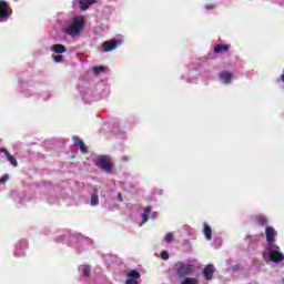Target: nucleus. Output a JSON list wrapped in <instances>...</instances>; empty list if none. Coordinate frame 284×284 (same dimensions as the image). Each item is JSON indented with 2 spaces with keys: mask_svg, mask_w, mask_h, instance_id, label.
I'll return each instance as SVG.
<instances>
[{
  "mask_svg": "<svg viewBox=\"0 0 284 284\" xmlns=\"http://www.w3.org/2000/svg\"><path fill=\"white\" fill-rule=\"evenodd\" d=\"M83 26H85L83 17H77L73 19L72 24L67 27L65 33L69 34V37H79V34L83 32Z\"/></svg>",
  "mask_w": 284,
  "mask_h": 284,
  "instance_id": "f257e3e1",
  "label": "nucleus"
},
{
  "mask_svg": "<svg viewBox=\"0 0 284 284\" xmlns=\"http://www.w3.org/2000/svg\"><path fill=\"white\" fill-rule=\"evenodd\" d=\"M194 264H190L187 262H178L174 265V271L180 278H186V276H192V274H194Z\"/></svg>",
  "mask_w": 284,
  "mask_h": 284,
  "instance_id": "f03ea898",
  "label": "nucleus"
},
{
  "mask_svg": "<svg viewBox=\"0 0 284 284\" xmlns=\"http://www.w3.org/2000/svg\"><path fill=\"white\" fill-rule=\"evenodd\" d=\"M95 165L100 168V170H103V172H106L108 174H111V172H113L114 170V164L108 155H100L98 158V162L95 163Z\"/></svg>",
  "mask_w": 284,
  "mask_h": 284,
  "instance_id": "7ed1b4c3",
  "label": "nucleus"
},
{
  "mask_svg": "<svg viewBox=\"0 0 284 284\" xmlns=\"http://www.w3.org/2000/svg\"><path fill=\"white\" fill-rule=\"evenodd\" d=\"M10 17H12V7L7 1L0 0V23L8 21Z\"/></svg>",
  "mask_w": 284,
  "mask_h": 284,
  "instance_id": "20e7f679",
  "label": "nucleus"
},
{
  "mask_svg": "<svg viewBox=\"0 0 284 284\" xmlns=\"http://www.w3.org/2000/svg\"><path fill=\"white\" fill-rule=\"evenodd\" d=\"M266 234V241L268 243V247L271 250H278V245H276V230H274L272 226H266L265 229Z\"/></svg>",
  "mask_w": 284,
  "mask_h": 284,
  "instance_id": "39448f33",
  "label": "nucleus"
},
{
  "mask_svg": "<svg viewBox=\"0 0 284 284\" xmlns=\"http://www.w3.org/2000/svg\"><path fill=\"white\" fill-rule=\"evenodd\" d=\"M120 43L121 42L116 39L104 41L102 43V52H112V50H116V48H119Z\"/></svg>",
  "mask_w": 284,
  "mask_h": 284,
  "instance_id": "423d86ee",
  "label": "nucleus"
},
{
  "mask_svg": "<svg viewBox=\"0 0 284 284\" xmlns=\"http://www.w3.org/2000/svg\"><path fill=\"white\" fill-rule=\"evenodd\" d=\"M280 250L281 247L271 250L268 252V257H270V261H272V263H282V261H284V255L283 253H281Z\"/></svg>",
  "mask_w": 284,
  "mask_h": 284,
  "instance_id": "0eeeda50",
  "label": "nucleus"
},
{
  "mask_svg": "<svg viewBox=\"0 0 284 284\" xmlns=\"http://www.w3.org/2000/svg\"><path fill=\"white\" fill-rule=\"evenodd\" d=\"M128 278L125 280V284H139V278H141V273L136 270H131L126 274Z\"/></svg>",
  "mask_w": 284,
  "mask_h": 284,
  "instance_id": "6e6552de",
  "label": "nucleus"
},
{
  "mask_svg": "<svg viewBox=\"0 0 284 284\" xmlns=\"http://www.w3.org/2000/svg\"><path fill=\"white\" fill-rule=\"evenodd\" d=\"M214 272H216V268H214V266L212 264H207L203 268V276H204L205 281H212V278H214Z\"/></svg>",
  "mask_w": 284,
  "mask_h": 284,
  "instance_id": "1a4fd4ad",
  "label": "nucleus"
},
{
  "mask_svg": "<svg viewBox=\"0 0 284 284\" xmlns=\"http://www.w3.org/2000/svg\"><path fill=\"white\" fill-rule=\"evenodd\" d=\"M72 141H73V145H75V148H80V151L83 154H85V152H88V148L85 146V143L79 136H73Z\"/></svg>",
  "mask_w": 284,
  "mask_h": 284,
  "instance_id": "9d476101",
  "label": "nucleus"
},
{
  "mask_svg": "<svg viewBox=\"0 0 284 284\" xmlns=\"http://www.w3.org/2000/svg\"><path fill=\"white\" fill-rule=\"evenodd\" d=\"M231 44H217L214 47L213 52L215 54H223V52H230Z\"/></svg>",
  "mask_w": 284,
  "mask_h": 284,
  "instance_id": "9b49d317",
  "label": "nucleus"
},
{
  "mask_svg": "<svg viewBox=\"0 0 284 284\" xmlns=\"http://www.w3.org/2000/svg\"><path fill=\"white\" fill-rule=\"evenodd\" d=\"M79 6H80V10H88V8H90V6H94V3H97V0H79Z\"/></svg>",
  "mask_w": 284,
  "mask_h": 284,
  "instance_id": "f8f14e48",
  "label": "nucleus"
},
{
  "mask_svg": "<svg viewBox=\"0 0 284 284\" xmlns=\"http://www.w3.org/2000/svg\"><path fill=\"white\" fill-rule=\"evenodd\" d=\"M51 50L55 52V54H64V52H68V49H65L63 44H54Z\"/></svg>",
  "mask_w": 284,
  "mask_h": 284,
  "instance_id": "ddd939ff",
  "label": "nucleus"
},
{
  "mask_svg": "<svg viewBox=\"0 0 284 284\" xmlns=\"http://www.w3.org/2000/svg\"><path fill=\"white\" fill-rule=\"evenodd\" d=\"M255 223L261 227H265V225H267V217H265V215H257L255 216Z\"/></svg>",
  "mask_w": 284,
  "mask_h": 284,
  "instance_id": "4468645a",
  "label": "nucleus"
},
{
  "mask_svg": "<svg viewBox=\"0 0 284 284\" xmlns=\"http://www.w3.org/2000/svg\"><path fill=\"white\" fill-rule=\"evenodd\" d=\"M220 79H222L223 83H230L232 81V73L223 71L220 73Z\"/></svg>",
  "mask_w": 284,
  "mask_h": 284,
  "instance_id": "2eb2a0df",
  "label": "nucleus"
},
{
  "mask_svg": "<svg viewBox=\"0 0 284 284\" xmlns=\"http://www.w3.org/2000/svg\"><path fill=\"white\" fill-rule=\"evenodd\" d=\"M152 212V207H150V206H146L145 209H144V213L142 214V225L144 224V223H148V221H149V219H150V213Z\"/></svg>",
  "mask_w": 284,
  "mask_h": 284,
  "instance_id": "dca6fc26",
  "label": "nucleus"
},
{
  "mask_svg": "<svg viewBox=\"0 0 284 284\" xmlns=\"http://www.w3.org/2000/svg\"><path fill=\"white\" fill-rule=\"evenodd\" d=\"M203 232H204L205 239L207 241H212V227H210V225H207V224H204Z\"/></svg>",
  "mask_w": 284,
  "mask_h": 284,
  "instance_id": "f3484780",
  "label": "nucleus"
},
{
  "mask_svg": "<svg viewBox=\"0 0 284 284\" xmlns=\"http://www.w3.org/2000/svg\"><path fill=\"white\" fill-rule=\"evenodd\" d=\"M7 160L9 161V163H11V165H13V168H17L19 165V162H17V158L13 156L10 153H7Z\"/></svg>",
  "mask_w": 284,
  "mask_h": 284,
  "instance_id": "a211bd4d",
  "label": "nucleus"
},
{
  "mask_svg": "<svg viewBox=\"0 0 284 284\" xmlns=\"http://www.w3.org/2000/svg\"><path fill=\"white\" fill-rule=\"evenodd\" d=\"M181 284H199V280L194 277H185Z\"/></svg>",
  "mask_w": 284,
  "mask_h": 284,
  "instance_id": "6ab92c4d",
  "label": "nucleus"
},
{
  "mask_svg": "<svg viewBox=\"0 0 284 284\" xmlns=\"http://www.w3.org/2000/svg\"><path fill=\"white\" fill-rule=\"evenodd\" d=\"M90 272H92V268L90 267V265H84L83 266V276H85V278H90Z\"/></svg>",
  "mask_w": 284,
  "mask_h": 284,
  "instance_id": "aec40b11",
  "label": "nucleus"
},
{
  "mask_svg": "<svg viewBox=\"0 0 284 284\" xmlns=\"http://www.w3.org/2000/svg\"><path fill=\"white\" fill-rule=\"evenodd\" d=\"M91 205H99V194L93 193L91 195Z\"/></svg>",
  "mask_w": 284,
  "mask_h": 284,
  "instance_id": "412c9836",
  "label": "nucleus"
},
{
  "mask_svg": "<svg viewBox=\"0 0 284 284\" xmlns=\"http://www.w3.org/2000/svg\"><path fill=\"white\" fill-rule=\"evenodd\" d=\"M164 241H165L166 243H174V234L168 233V234L165 235V237H164Z\"/></svg>",
  "mask_w": 284,
  "mask_h": 284,
  "instance_id": "4be33fe9",
  "label": "nucleus"
},
{
  "mask_svg": "<svg viewBox=\"0 0 284 284\" xmlns=\"http://www.w3.org/2000/svg\"><path fill=\"white\" fill-rule=\"evenodd\" d=\"M93 72H94V74H101V72H105V68L104 67H94Z\"/></svg>",
  "mask_w": 284,
  "mask_h": 284,
  "instance_id": "5701e85b",
  "label": "nucleus"
},
{
  "mask_svg": "<svg viewBox=\"0 0 284 284\" xmlns=\"http://www.w3.org/2000/svg\"><path fill=\"white\" fill-rule=\"evenodd\" d=\"M161 258L163 261H168L170 258V253H168V251H162L161 252Z\"/></svg>",
  "mask_w": 284,
  "mask_h": 284,
  "instance_id": "b1692460",
  "label": "nucleus"
},
{
  "mask_svg": "<svg viewBox=\"0 0 284 284\" xmlns=\"http://www.w3.org/2000/svg\"><path fill=\"white\" fill-rule=\"evenodd\" d=\"M8 179H10L8 176V174H4L1 179H0V185H6V183L8 182Z\"/></svg>",
  "mask_w": 284,
  "mask_h": 284,
  "instance_id": "393cba45",
  "label": "nucleus"
},
{
  "mask_svg": "<svg viewBox=\"0 0 284 284\" xmlns=\"http://www.w3.org/2000/svg\"><path fill=\"white\" fill-rule=\"evenodd\" d=\"M53 61H55V63H61V61H63V55L53 57Z\"/></svg>",
  "mask_w": 284,
  "mask_h": 284,
  "instance_id": "a878e982",
  "label": "nucleus"
},
{
  "mask_svg": "<svg viewBox=\"0 0 284 284\" xmlns=\"http://www.w3.org/2000/svg\"><path fill=\"white\" fill-rule=\"evenodd\" d=\"M4 154V156H7L10 152H8L6 149L1 148L0 149V154Z\"/></svg>",
  "mask_w": 284,
  "mask_h": 284,
  "instance_id": "bb28decb",
  "label": "nucleus"
},
{
  "mask_svg": "<svg viewBox=\"0 0 284 284\" xmlns=\"http://www.w3.org/2000/svg\"><path fill=\"white\" fill-rule=\"evenodd\" d=\"M205 9H206V10H214V4H206V6H205Z\"/></svg>",
  "mask_w": 284,
  "mask_h": 284,
  "instance_id": "cd10ccee",
  "label": "nucleus"
},
{
  "mask_svg": "<svg viewBox=\"0 0 284 284\" xmlns=\"http://www.w3.org/2000/svg\"><path fill=\"white\" fill-rule=\"evenodd\" d=\"M118 201L123 202V196L121 195V193L118 194Z\"/></svg>",
  "mask_w": 284,
  "mask_h": 284,
  "instance_id": "c85d7f7f",
  "label": "nucleus"
},
{
  "mask_svg": "<svg viewBox=\"0 0 284 284\" xmlns=\"http://www.w3.org/2000/svg\"><path fill=\"white\" fill-rule=\"evenodd\" d=\"M282 283L284 284V277L282 278Z\"/></svg>",
  "mask_w": 284,
  "mask_h": 284,
  "instance_id": "c756f323",
  "label": "nucleus"
}]
</instances>
